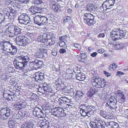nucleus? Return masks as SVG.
<instances>
[{"mask_svg":"<svg viewBox=\"0 0 128 128\" xmlns=\"http://www.w3.org/2000/svg\"><path fill=\"white\" fill-rule=\"evenodd\" d=\"M86 104H80L79 106V108L80 109V110L84 111L85 108H86Z\"/></svg>","mask_w":128,"mask_h":128,"instance_id":"nucleus-36","label":"nucleus"},{"mask_svg":"<svg viewBox=\"0 0 128 128\" xmlns=\"http://www.w3.org/2000/svg\"><path fill=\"white\" fill-rule=\"evenodd\" d=\"M78 59L79 61L81 62H84L85 61L84 60V59L82 58L80 56L78 58Z\"/></svg>","mask_w":128,"mask_h":128,"instance_id":"nucleus-59","label":"nucleus"},{"mask_svg":"<svg viewBox=\"0 0 128 128\" xmlns=\"http://www.w3.org/2000/svg\"><path fill=\"white\" fill-rule=\"evenodd\" d=\"M48 18V17L47 18L45 16H42L41 25H45L47 24Z\"/></svg>","mask_w":128,"mask_h":128,"instance_id":"nucleus-22","label":"nucleus"},{"mask_svg":"<svg viewBox=\"0 0 128 128\" xmlns=\"http://www.w3.org/2000/svg\"><path fill=\"white\" fill-rule=\"evenodd\" d=\"M61 98H60L59 99H58V103L60 104L61 105L62 103H65V102H64V100H62L61 99Z\"/></svg>","mask_w":128,"mask_h":128,"instance_id":"nucleus-46","label":"nucleus"},{"mask_svg":"<svg viewBox=\"0 0 128 128\" xmlns=\"http://www.w3.org/2000/svg\"><path fill=\"white\" fill-rule=\"evenodd\" d=\"M13 6L16 8H17L18 9L22 10L23 8V6L21 4L17 2L14 3L13 4Z\"/></svg>","mask_w":128,"mask_h":128,"instance_id":"nucleus-28","label":"nucleus"},{"mask_svg":"<svg viewBox=\"0 0 128 128\" xmlns=\"http://www.w3.org/2000/svg\"><path fill=\"white\" fill-rule=\"evenodd\" d=\"M15 41L17 44L20 46H24L28 44L27 38L23 35L17 36Z\"/></svg>","mask_w":128,"mask_h":128,"instance_id":"nucleus-5","label":"nucleus"},{"mask_svg":"<svg viewBox=\"0 0 128 128\" xmlns=\"http://www.w3.org/2000/svg\"><path fill=\"white\" fill-rule=\"evenodd\" d=\"M50 126L49 123L47 121L46 122L43 128H48Z\"/></svg>","mask_w":128,"mask_h":128,"instance_id":"nucleus-51","label":"nucleus"},{"mask_svg":"<svg viewBox=\"0 0 128 128\" xmlns=\"http://www.w3.org/2000/svg\"><path fill=\"white\" fill-rule=\"evenodd\" d=\"M4 114L2 113V114H0V118L2 119L6 120L7 118Z\"/></svg>","mask_w":128,"mask_h":128,"instance_id":"nucleus-49","label":"nucleus"},{"mask_svg":"<svg viewBox=\"0 0 128 128\" xmlns=\"http://www.w3.org/2000/svg\"><path fill=\"white\" fill-rule=\"evenodd\" d=\"M47 34L46 33H44L42 35V40H41V42H45L48 39L47 38Z\"/></svg>","mask_w":128,"mask_h":128,"instance_id":"nucleus-34","label":"nucleus"},{"mask_svg":"<svg viewBox=\"0 0 128 128\" xmlns=\"http://www.w3.org/2000/svg\"><path fill=\"white\" fill-rule=\"evenodd\" d=\"M93 110H92L90 108V111H88V112H87V116L88 117H90L91 115L92 114H93Z\"/></svg>","mask_w":128,"mask_h":128,"instance_id":"nucleus-43","label":"nucleus"},{"mask_svg":"<svg viewBox=\"0 0 128 128\" xmlns=\"http://www.w3.org/2000/svg\"><path fill=\"white\" fill-rule=\"evenodd\" d=\"M61 110L60 111L59 114H58V117H64L65 115L66 114L64 112V110L62 108H61Z\"/></svg>","mask_w":128,"mask_h":128,"instance_id":"nucleus-33","label":"nucleus"},{"mask_svg":"<svg viewBox=\"0 0 128 128\" xmlns=\"http://www.w3.org/2000/svg\"><path fill=\"white\" fill-rule=\"evenodd\" d=\"M55 42L56 40L54 38H52L51 39V42H49L48 43V44L51 46L55 43Z\"/></svg>","mask_w":128,"mask_h":128,"instance_id":"nucleus-45","label":"nucleus"},{"mask_svg":"<svg viewBox=\"0 0 128 128\" xmlns=\"http://www.w3.org/2000/svg\"><path fill=\"white\" fill-rule=\"evenodd\" d=\"M17 62L16 63V68L19 69H23L26 66L29 61V57L27 56H20L16 58Z\"/></svg>","mask_w":128,"mask_h":128,"instance_id":"nucleus-1","label":"nucleus"},{"mask_svg":"<svg viewBox=\"0 0 128 128\" xmlns=\"http://www.w3.org/2000/svg\"><path fill=\"white\" fill-rule=\"evenodd\" d=\"M42 110L37 107L35 108L33 111V114L36 116H38L39 117L40 115Z\"/></svg>","mask_w":128,"mask_h":128,"instance_id":"nucleus-19","label":"nucleus"},{"mask_svg":"<svg viewBox=\"0 0 128 128\" xmlns=\"http://www.w3.org/2000/svg\"><path fill=\"white\" fill-rule=\"evenodd\" d=\"M116 94H117L118 96L120 95H121L120 94H121L122 93V92H121L120 90H118L117 91H116Z\"/></svg>","mask_w":128,"mask_h":128,"instance_id":"nucleus-60","label":"nucleus"},{"mask_svg":"<svg viewBox=\"0 0 128 128\" xmlns=\"http://www.w3.org/2000/svg\"><path fill=\"white\" fill-rule=\"evenodd\" d=\"M42 10V9L40 7L31 6L29 9V11L31 13L34 14L37 13L41 12Z\"/></svg>","mask_w":128,"mask_h":128,"instance_id":"nucleus-11","label":"nucleus"},{"mask_svg":"<svg viewBox=\"0 0 128 128\" xmlns=\"http://www.w3.org/2000/svg\"><path fill=\"white\" fill-rule=\"evenodd\" d=\"M94 15L90 13L85 14L83 17L84 22L90 26L93 25L96 22L94 20Z\"/></svg>","mask_w":128,"mask_h":128,"instance_id":"nucleus-4","label":"nucleus"},{"mask_svg":"<svg viewBox=\"0 0 128 128\" xmlns=\"http://www.w3.org/2000/svg\"><path fill=\"white\" fill-rule=\"evenodd\" d=\"M20 2H22L24 4H27V3L28 2V0H18Z\"/></svg>","mask_w":128,"mask_h":128,"instance_id":"nucleus-56","label":"nucleus"},{"mask_svg":"<svg viewBox=\"0 0 128 128\" xmlns=\"http://www.w3.org/2000/svg\"><path fill=\"white\" fill-rule=\"evenodd\" d=\"M22 128H33L32 124H30L29 123L22 124Z\"/></svg>","mask_w":128,"mask_h":128,"instance_id":"nucleus-29","label":"nucleus"},{"mask_svg":"<svg viewBox=\"0 0 128 128\" xmlns=\"http://www.w3.org/2000/svg\"><path fill=\"white\" fill-rule=\"evenodd\" d=\"M34 23L40 26L41 25L42 16H35L34 18Z\"/></svg>","mask_w":128,"mask_h":128,"instance_id":"nucleus-15","label":"nucleus"},{"mask_svg":"<svg viewBox=\"0 0 128 128\" xmlns=\"http://www.w3.org/2000/svg\"><path fill=\"white\" fill-rule=\"evenodd\" d=\"M66 50L64 48H61L59 50V52L60 54H63L66 53Z\"/></svg>","mask_w":128,"mask_h":128,"instance_id":"nucleus-53","label":"nucleus"},{"mask_svg":"<svg viewBox=\"0 0 128 128\" xmlns=\"http://www.w3.org/2000/svg\"><path fill=\"white\" fill-rule=\"evenodd\" d=\"M114 47L116 49H120L124 47V46L123 44L117 43L115 45Z\"/></svg>","mask_w":128,"mask_h":128,"instance_id":"nucleus-31","label":"nucleus"},{"mask_svg":"<svg viewBox=\"0 0 128 128\" xmlns=\"http://www.w3.org/2000/svg\"><path fill=\"white\" fill-rule=\"evenodd\" d=\"M104 74L108 76H110V74H109L108 72H106V71H104Z\"/></svg>","mask_w":128,"mask_h":128,"instance_id":"nucleus-63","label":"nucleus"},{"mask_svg":"<svg viewBox=\"0 0 128 128\" xmlns=\"http://www.w3.org/2000/svg\"><path fill=\"white\" fill-rule=\"evenodd\" d=\"M116 74H117V75L120 76L123 75L124 74V73L120 71H118Z\"/></svg>","mask_w":128,"mask_h":128,"instance_id":"nucleus-58","label":"nucleus"},{"mask_svg":"<svg viewBox=\"0 0 128 128\" xmlns=\"http://www.w3.org/2000/svg\"><path fill=\"white\" fill-rule=\"evenodd\" d=\"M116 99L114 98V96H112L108 100L106 104V106L111 109H116L117 108L116 106Z\"/></svg>","mask_w":128,"mask_h":128,"instance_id":"nucleus-7","label":"nucleus"},{"mask_svg":"<svg viewBox=\"0 0 128 128\" xmlns=\"http://www.w3.org/2000/svg\"><path fill=\"white\" fill-rule=\"evenodd\" d=\"M92 82L94 86L99 88H104L106 84L105 80L97 77H94Z\"/></svg>","mask_w":128,"mask_h":128,"instance_id":"nucleus-3","label":"nucleus"},{"mask_svg":"<svg viewBox=\"0 0 128 128\" xmlns=\"http://www.w3.org/2000/svg\"><path fill=\"white\" fill-rule=\"evenodd\" d=\"M6 94H7V95H8V96H10V97L12 98H13L14 97V96L12 95H10V94H4V96H5L6 95Z\"/></svg>","mask_w":128,"mask_h":128,"instance_id":"nucleus-64","label":"nucleus"},{"mask_svg":"<svg viewBox=\"0 0 128 128\" xmlns=\"http://www.w3.org/2000/svg\"><path fill=\"white\" fill-rule=\"evenodd\" d=\"M9 77L10 76L5 73H2L1 76V79L4 81H6L9 78Z\"/></svg>","mask_w":128,"mask_h":128,"instance_id":"nucleus-27","label":"nucleus"},{"mask_svg":"<svg viewBox=\"0 0 128 128\" xmlns=\"http://www.w3.org/2000/svg\"><path fill=\"white\" fill-rule=\"evenodd\" d=\"M112 66L114 68L113 69H114L116 68L117 65L116 64L113 63L112 64Z\"/></svg>","mask_w":128,"mask_h":128,"instance_id":"nucleus-62","label":"nucleus"},{"mask_svg":"<svg viewBox=\"0 0 128 128\" xmlns=\"http://www.w3.org/2000/svg\"><path fill=\"white\" fill-rule=\"evenodd\" d=\"M15 121L13 118H9L8 124L9 127L10 128H14Z\"/></svg>","mask_w":128,"mask_h":128,"instance_id":"nucleus-20","label":"nucleus"},{"mask_svg":"<svg viewBox=\"0 0 128 128\" xmlns=\"http://www.w3.org/2000/svg\"><path fill=\"white\" fill-rule=\"evenodd\" d=\"M82 58L84 59V60L86 59V58L87 57V55H86V53L85 54H82L80 56Z\"/></svg>","mask_w":128,"mask_h":128,"instance_id":"nucleus-54","label":"nucleus"},{"mask_svg":"<svg viewBox=\"0 0 128 128\" xmlns=\"http://www.w3.org/2000/svg\"><path fill=\"white\" fill-rule=\"evenodd\" d=\"M88 8L87 10L92 12L94 11H95V8L94 5L91 3H88Z\"/></svg>","mask_w":128,"mask_h":128,"instance_id":"nucleus-21","label":"nucleus"},{"mask_svg":"<svg viewBox=\"0 0 128 128\" xmlns=\"http://www.w3.org/2000/svg\"><path fill=\"white\" fill-rule=\"evenodd\" d=\"M44 2V0H32V4H34L36 5H40L42 6L41 8H45L46 4Z\"/></svg>","mask_w":128,"mask_h":128,"instance_id":"nucleus-12","label":"nucleus"},{"mask_svg":"<svg viewBox=\"0 0 128 128\" xmlns=\"http://www.w3.org/2000/svg\"><path fill=\"white\" fill-rule=\"evenodd\" d=\"M21 33V29L20 28L17 26H15L14 34L15 35H17L18 34H20Z\"/></svg>","mask_w":128,"mask_h":128,"instance_id":"nucleus-26","label":"nucleus"},{"mask_svg":"<svg viewBox=\"0 0 128 128\" xmlns=\"http://www.w3.org/2000/svg\"><path fill=\"white\" fill-rule=\"evenodd\" d=\"M10 110L8 108H4L2 110V112L4 111V114L5 115V116L8 118V117H9L10 114Z\"/></svg>","mask_w":128,"mask_h":128,"instance_id":"nucleus-23","label":"nucleus"},{"mask_svg":"<svg viewBox=\"0 0 128 128\" xmlns=\"http://www.w3.org/2000/svg\"><path fill=\"white\" fill-rule=\"evenodd\" d=\"M80 112L82 116H87V112L84 111L80 110Z\"/></svg>","mask_w":128,"mask_h":128,"instance_id":"nucleus-48","label":"nucleus"},{"mask_svg":"<svg viewBox=\"0 0 128 128\" xmlns=\"http://www.w3.org/2000/svg\"><path fill=\"white\" fill-rule=\"evenodd\" d=\"M56 4L54 3L51 4L50 5L51 8L53 10H55L56 9Z\"/></svg>","mask_w":128,"mask_h":128,"instance_id":"nucleus-39","label":"nucleus"},{"mask_svg":"<svg viewBox=\"0 0 128 128\" xmlns=\"http://www.w3.org/2000/svg\"><path fill=\"white\" fill-rule=\"evenodd\" d=\"M76 74V78L77 80L80 81L83 80H84L85 76L84 74L80 72Z\"/></svg>","mask_w":128,"mask_h":128,"instance_id":"nucleus-17","label":"nucleus"},{"mask_svg":"<svg viewBox=\"0 0 128 128\" xmlns=\"http://www.w3.org/2000/svg\"><path fill=\"white\" fill-rule=\"evenodd\" d=\"M16 48L15 46H12L10 47V50L8 52L10 53L12 55H14L17 52Z\"/></svg>","mask_w":128,"mask_h":128,"instance_id":"nucleus-24","label":"nucleus"},{"mask_svg":"<svg viewBox=\"0 0 128 128\" xmlns=\"http://www.w3.org/2000/svg\"><path fill=\"white\" fill-rule=\"evenodd\" d=\"M24 112H19L17 114V115L19 118H22L24 117Z\"/></svg>","mask_w":128,"mask_h":128,"instance_id":"nucleus-44","label":"nucleus"},{"mask_svg":"<svg viewBox=\"0 0 128 128\" xmlns=\"http://www.w3.org/2000/svg\"><path fill=\"white\" fill-rule=\"evenodd\" d=\"M61 110L60 107H58L57 108H56L55 109H53L52 110V114L58 117L60 111Z\"/></svg>","mask_w":128,"mask_h":128,"instance_id":"nucleus-16","label":"nucleus"},{"mask_svg":"<svg viewBox=\"0 0 128 128\" xmlns=\"http://www.w3.org/2000/svg\"><path fill=\"white\" fill-rule=\"evenodd\" d=\"M71 19V17L70 16H66L65 17L64 20V22H66L69 21Z\"/></svg>","mask_w":128,"mask_h":128,"instance_id":"nucleus-38","label":"nucleus"},{"mask_svg":"<svg viewBox=\"0 0 128 128\" xmlns=\"http://www.w3.org/2000/svg\"><path fill=\"white\" fill-rule=\"evenodd\" d=\"M45 122H44L42 120H41L38 122V124H39L40 126L42 128H43Z\"/></svg>","mask_w":128,"mask_h":128,"instance_id":"nucleus-41","label":"nucleus"},{"mask_svg":"<svg viewBox=\"0 0 128 128\" xmlns=\"http://www.w3.org/2000/svg\"><path fill=\"white\" fill-rule=\"evenodd\" d=\"M4 17L3 14L0 13V24L2 23L3 21V20H4Z\"/></svg>","mask_w":128,"mask_h":128,"instance_id":"nucleus-52","label":"nucleus"},{"mask_svg":"<svg viewBox=\"0 0 128 128\" xmlns=\"http://www.w3.org/2000/svg\"><path fill=\"white\" fill-rule=\"evenodd\" d=\"M46 116V114H45L44 112L42 111H41L40 113V115L39 116V117H42V118H44Z\"/></svg>","mask_w":128,"mask_h":128,"instance_id":"nucleus-50","label":"nucleus"},{"mask_svg":"<svg viewBox=\"0 0 128 128\" xmlns=\"http://www.w3.org/2000/svg\"><path fill=\"white\" fill-rule=\"evenodd\" d=\"M120 94L121 95L119 96L120 97V103L124 102L126 99L125 96L122 93Z\"/></svg>","mask_w":128,"mask_h":128,"instance_id":"nucleus-32","label":"nucleus"},{"mask_svg":"<svg viewBox=\"0 0 128 128\" xmlns=\"http://www.w3.org/2000/svg\"><path fill=\"white\" fill-rule=\"evenodd\" d=\"M104 34L103 33H100L98 34V38L99 37L102 38H104Z\"/></svg>","mask_w":128,"mask_h":128,"instance_id":"nucleus-55","label":"nucleus"},{"mask_svg":"<svg viewBox=\"0 0 128 128\" xmlns=\"http://www.w3.org/2000/svg\"><path fill=\"white\" fill-rule=\"evenodd\" d=\"M18 20L19 22L25 25L30 22L31 20L30 16L26 14L22 13L18 17Z\"/></svg>","mask_w":128,"mask_h":128,"instance_id":"nucleus-6","label":"nucleus"},{"mask_svg":"<svg viewBox=\"0 0 128 128\" xmlns=\"http://www.w3.org/2000/svg\"><path fill=\"white\" fill-rule=\"evenodd\" d=\"M115 0H108L104 2L103 4V7L104 8L105 11L110 9L114 5Z\"/></svg>","mask_w":128,"mask_h":128,"instance_id":"nucleus-10","label":"nucleus"},{"mask_svg":"<svg viewBox=\"0 0 128 128\" xmlns=\"http://www.w3.org/2000/svg\"><path fill=\"white\" fill-rule=\"evenodd\" d=\"M126 34L125 32L121 30L120 28H116L112 30L110 33V36L114 41L124 37Z\"/></svg>","mask_w":128,"mask_h":128,"instance_id":"nucleus-2","label":"nucleus"},{"mask_svg":"<svg viewBox=\"0 0 128 128\" xmlns=\"http://www.w3.org/2000/svg\"><path fill=\"white\" fill-rule=\"evenodd\" d=\"M94 90H93L92 88H90L88 92L87 93L88 96V97H91L94 94Z\"/></svg>","mask_w":128,"mask_h":128,"instance_id":"nucleus-25","label":"nucleus"},{"mask_svg":"<svg viewBox=\"0 0 128 128\" xmlns=\"http://www.w3.org/2000/svg\"><path fill=\"white\" fill-rule=\"evenodd\" d=\"M118 126V124L117 123L110 121L108 123V125L107 126L110 128H117Z\"/></svg>","mask_w":128,"mask_h":128,"instance_id":"nucleus-18","label":"nucleus"},{"mask_svg":"<svg viewBox=\"0 0 128 128\" xmlns=\"http://www.w3.org/2000/svg\"><path fill=\"white\" fill-rule=\"evenodd\" d=\"M98 52L100 54H101L103 53L104 52V50L103 49H101L98 50Z\"/></svg>","mask_w":128,"mask_h":128,"instance_id":"nucleus-61","label":"nucleus"},{"mask_svg":"<svg viewBox=\"0 0 128 128\" xmlns=\"http://www.w3.org/2000/svg\"><path fill=\"white\" fill-rule=\"evenodd\" d=\"M91 107V106H89L86 105L84 111L86 112H88V111H90Z\"/></svg>","mask_w":128,"mask_h":128,"instance_id":"nucleus-47","label":"nucleus"},{"mask_svg":"<svg viewBox=\"0 0 128 128\" xmlns=\"http://www.w3.org/2000/svg\"><path fill=\"white\" fill-rule=\"evenodd\" d=\"M59 46L61 47H62L64 48H66V45L65 44V43L64 41L60 42L59 44Z\"/></svg>","mask_w":128,"mask_h":128,"instance_id":"nucleus-37","label":"nucleus"},{"mask_svg":"<svg viewBox=\"0 0 128 128\" xmlns=\"http://www.w3.org/2000/svg\"><path fill=\"white\" fill-rule=\"evenodd\" d=\"M97 54V53L96 52H94L91 54H90L91 56L93 57H96Z\"/></svg>","mask_w":128,"mask_h":128,"instance_id":"nucleus-57","label":"nucleus"},{"mask_svg":"<svg viewBox=\"0 0 128 128\" xmlns=\"http://www.w3.org/2000/svg\"><path fill=\"white\" fill-rule=\"evenodd\" d=\"M43 62L42 61L38 59H35L32 62H30L29 66L32 70L36 69V67L40 68L42 67Z\"/></svg>","mask_w":128,"mask_h":128,"instance_id":"nucleus-8","label":"nucleus"},{"mask_svg":"<svg viewBox=\"0 0 128 128\" xmlns=\"http://www.w3.org/2000/svg\"><path fill=\"white\" fill-rule=\"evenodd\" d=\"M15 26H10L8 28V32L10 33L14 34V32Z\"/></svg>","mask_w":128,"mask_h":128,"instance_id":"nucleus-30","label":"nucleus"},{"mask_svg":"<svg viewBox=\"0 0 128 128\" xmlns=\"http://www.w3.org/2000/svg\"><path fill=\"white\" fill-rule=\"evenodd\" d=\"M105 124V122L100 121L97 123L94 122H91L90 125L92 128H104V124Z\"/></svg>","mask_w":128,"mask_h":128,"instance_id":"nucleus-9","label":"nucleus"},{"mask_svg":"<svg viewBox=\"0 0 128 128\" xmlns=\"http://www.w3.org/2000/svg\"><path fill=\"white\" fill-rule=\"evenodd\" d=\"M3 46L4 50L8 52L10 50V47L12 46L10 43L8 42H4Z\"/></svg>","mask_w":128,"mask_h":128,"instance_id":"nucleus-14","label":"nucleus"},{"mask_svg":"<svg viewBox=\"0 0 128 128\" xmlns=\"http://www.w3.org/2000/svg\"><path fill=\"white\" fill-rule=\"evenodd\" d=\"M61 6L58 4H56V9H55V11H57V12H59L60 11L61 9Z\"/></svg>","mask_w":128,"mask_h":128,"instance_id":"nucleus-40","label":"nucleus"},{"mask_svg":"<svg viewBox=\"0 0 128 128\" xmlns=\"http://www.w3.org/2000/svg\"><path fill=\"white\" fill-rule=\"evenodd\" d=\"M74 46L77 49L79 50H81V46L79 44H74Z\"/></svg>","mask_w":128,"mask_h":128,"instance_id":"nucleus-42","label":"nucleus"},{"mask_svg":"<svg viewBox=\"0 0 128 128\" xmlns=\"http://www.w3.org/2000/svg\"><path fill=\"white\" fill-rule=\"evenodd\" d=\"M15 15V14L10 13L8 14V15H7L6 16H7L8 19L10 20L14 18Z\"/></svg>","mask_w":128,"mask_h":128,"instance_id":"nucleus-35","label":"nucleus"},{"mask_svg":"<svg viewBox=\"0 0 128 128\" xmlns=\"http://www.w3.org/2000/svg\"><path fill=\"white\" fill-rule=\"evenodd\" d=\"M44 73L39 72L36 73L35 76V79L37 80L38 82L41 81L44 78Z\"/></svg>","mask_w":128,"mask_h":128,"instance_id":"nucleus-13","label":"nucleus"}]
</instances>
